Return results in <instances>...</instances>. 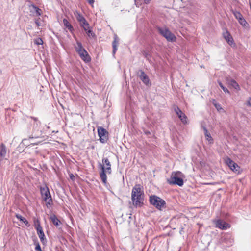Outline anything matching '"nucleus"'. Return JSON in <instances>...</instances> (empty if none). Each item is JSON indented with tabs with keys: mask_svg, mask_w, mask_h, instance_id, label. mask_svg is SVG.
<instances>
[{
	"mask_svg": "<svg viewBox=\"0 0 251 251\" xmlns=\"http://www.w3.org/2000/svg\"><path fill=\"white\" fill-rule=\"evenodd\" d=\"M218 84L219 85V86H220V87L222 89V90H223V91L226 93H228V94H230V92L229 91H228V90L227 89V88H226V87H225L223 84L222 83V82H218Z\"/></svg>",
	"mask_w": 251,
	"mask_h": 251,
	"instance_id": "nucleus-28",
	"label": "nucleus"
},
{
	"mask_svg": "<svg viewBox=\"0 0 251 251\" xmlns=\"http://www.w3.org/2000/svg\"><path fill=\"white\" fill-rule=\"evenodd\" d=\"M76 19L77 21L79 22V24L82 23L84 25H86V20L82 15L80 14H78L77 16L76 17Z\"/></svg>",
	"mask_w": 251,
	"mask_h": 251,
	"instance_id": "nucleus-22",
	"label": "nucleus"
},
{
	"mask_svg": "<svg viewBox=\"0 0 251 251\" xmlns=\"http://www.w3.org/2000/svg\"><path fill=\"white\" fill-rule=\"evenodd\" d=\"M50 219L52 222L53 225L59 229L61 228L62 223L57 218L56 216L54 214H52L50 216Z\"/></svg>",
	"mask_w": 251,
	"mask_h": 251,
	"instance_id": "nucleus-12",
	"label": "nucleus"
},
{
	"mask_svg": "<svg viewBox=\"0 0 251 251\" xmlns=\"http://www.w3.org/2000/svg\"><path fill=\"white\" fill-rule=\"evenodd\" d=\"M140 78L145 85H148L149 84H150L149 77L145 73V72L142 71H141Z\"/></svg>",
	"mask_w": 251,
	"mask_h": 251,
	"instance_id": "nucleus-14",
	"label": "nucleus"
},
{
	"mask_svg": "<svg viewBox=\"0 0 251 251\" xmlns=\"http://www.w3.org/2000/svg\"><path fill=\"white\" fill-rule=\"evenodd\" d=\"M40 192L42 198L46 202V205H51L52 203V200L49 189L47 185H45L40 187Z\"/></svg>",
	"mask_w": 251,
	"mask_h": 251,
	"instance_id": "nucleus-6",
	"label": "nucleus"
},
{
	"mask_svg": "<svg viewBox=\"0 0 251 251\" xmlns=\"http://www.w3.org/2000/svg\"><path fill=\"white\" fill-rule=\"evenodd\" d=\"M76 45L75 47L76 52H78V50L83 48L82 43L77 40H76Z\"/></svg>",
	"mask_w": 251,
	"mask_h": 251,
	"instance_id": "nucleus-23",
	"label": "nucleus"
},
{
	"mask_svg": "<svg viewBox=\"0 0 251 251\" xmlns=\"http://www.w3.org/2000/svg\"><path fill=\"white\" fill-rule=\"evenodd\" d=\"M145 194L140 184H136L131 192L132 204L135 207H141L144 205Z\"/></svg>",
	"mask_w": 251,
	"mask_h": 251,
	"instance_id": "nucleus-1",
	"label": "nucleus"
},
{
	"mask_svg": "<svg viewBox=\"0 0 251 251\" xmlns=\"http://www.w3.org/2000/svg\"><path fill=\"white\" fill-rule=\"evenodd\" d=\"M214 105L218 111H219L220 110H221L222 109V107L221 106V105L218 103H214Z\"/></svg>",
	"mask_w": 251,
	"mask_h": 251,
	"instance_id": "nucleus-33",
	"label": "nucleus"
},
{
	"mask_svg": "<svg viewBox=\"0 0 251 251\" xmlns=\"http://www.w3.org/2000/svg\"><path fill=\"white\" fill-rule=\"evenodd\" d=\"M228 84L232 87H233L234 89L237 90H240V88L239 85L235 80L233 79L229 80L228 81Z\"/></svg>",
	"mask_w": 251,
	"mask_h": 251,
	"instance_id": "nucleus-20",
	"label": "nucleus"
},
{
	"mask_svg": "<svg viewBox=\"0 0 251 251\" xmlns=\"http://www.w3.org/2000/svg\"><path fill=\"white\" fill-rule=\"evenodd\" d=\"M90 4H93L94 3V0H86Z\"/></svg>",
	"mask_w": 251,
	"mask_h": 251,
	"instance_id": "nucleus-38",
	"label": "nucleus"
},
{
	"mask_svg": "<svg viewBox=\"0 0 251 251\" xmlns=\"http://www.w3.org/2000/svg\"><path fill=\"white\" fill-rule=\"evenodd\" d=\"M247 104L251 107V98H249L247 101Z\"/></svg>",
	"mask_w": 251,
	"mask_h": 251,
	"instance_id": "nucleus-37",
	"label": "nucleus"
},
{
	"mask_svg": "<svg viewBox=\"0 0 251 251\" xmlns=\"http://www.w3.org/2000/svg\"><path fill=\"white\" fill-rule=\"evenodd\" d=\"M34 244L35 245V249L36 251L41 250L39 243L38 241L35 242Z\"/></svg>",
	"mask_w": 251,
	"mask_h": 251,
	"instance_id": "nucleus-31",
	"label": "nucleus"
},
{
	"mask_svg": "<svg viewBox=\"0 0 251 251\" xmlns=\"http://www.w3.org/2000/svg\"><path fill=\"white\" fill-rule=\"evenodd\" d=\"M31 119H33L34 121H37V118H35V117H30Z\"/></svg>",
	"mask_w": 251,
	"mask_h": 251,
	"instance_id": "nucleus-41",
	"label": "nucleus"
},
{
	"mask_svg": "<svg viewBox=\"0 0 251 251\" xmlns=\"http://www.w3.org/2000/svg\"><path fill=\"white\" fill-rule=\"evenodd\" d=\"M250 8H251V3H250Z\"/></svg>",
	"mask_w": 251,
	"mask_h": 251,
	"instance_id": "nucleus-45",
	"label": "nucleus"
},
{
	"mask_svg": "<svg viewBox=\"0 0 251 251\" xmlns=\"http://www.w3.org/2000/svg\"><path fill=\"white\" fill-rule=\"evenodd\" d=\"M240 25H241L244 27L249 28V25L245 20V19L243 18L238 22Z\"/></svg>",
	"mask_w": 251,
	"mask_h": 251,
	"instance_id": "nucleus-24",
	"label": "nucleus"
},
{
	"mask_svg": "<svg viewBox=\"0 0 251 251\" xmlns=\"http://www.w3.org/2000/svg\"><path fill=\"white\" fill-rule=\"evenodd\" d=\"M215 225L216 227L222 230L227 229L230 226L229 224L220 219L217 220L216 221Z\"/></svg>",
	"mask_w": 251,
	"mask_h": 251,
	"instance_id": "nucleus-11",
	"label": "nucleus"
},
{
	"mask_svg": "<svg viewBox=\"0 0 251 251\" xmlns=\"http://www.w3.org/2000/svg\"><path fill=\"white\" fill-rule=\"evenodd\" d=\"M179 233H180V234H182L184 233L183 228V227H181V229H180V230L179 231Z\"/></svg>",
	"mask_w": 251,
	"mask_h": 251,
	"instance_id": "nucleus-40",
	"label": "nucleus"
},
{
	"mask_svg": "<svg viewBox=\"0 0 251 251\" xmlns=\"http://www.w3.org/2000/svg\"><path fill=\"white\" fill-rule=\"evenodd\" d=\"M102 162L103 164H100V166L101 170V171L100 174V176L102 182L104 184H106L107 183V176L106 172L108 174H111V165L109 159L107 158H103Z\"/></svg>",
	"mask_w": 251,
	"mask_h": 251,
	"instance_id": "nucleus-2",
	"label": "nucleus"
},
{
	"mask_svg": "<svg viewBox=\"0 0 251 251\" xmlns=\"http://www.w3.org/2000/svg\"><path fill=\"white\" fill-rule=\"evenodd\" d=\"M144 0L145 3L146 4H149L151 1V0Z\"/></svg>",
	"mask_w": 251,
	"mask_h": 251,
	"instance_id": "nucleus-39",
	"label": "nucleus"
},
{
	"mask_svg": "<svg viewBox=\"0 0 251 251\" xmlns=\"http://www.w3.org/2000/svg\"><path fill=\"white\" fill-rule=\"evenodd\" d=\"M87 51L86 50L83 48L82 49L80 50H78V52H77V53L78 54H80V53H81L82 52V53H85V52Z\"/></svg>",
	"mask_w": 251,
	"mask_h": 251,
	"instance_id": "nucleus-34",
	"label": "nucleus"
},
{
	"mask_svg": "<svg viewBox=\"0 0 251 251\" xmlns=\"http://www.w3.org/2000/svg\"><path fill=\"white\" fill-rule=\"evenodd\" d=\"M150 203L156 209L161 210L166 207L165 201L156 195H151L149 197Z\"/></svg>",
	"mask_w": 251,
	"mask_h": 251,
	"instance_id": "nucleus-4",
	"label": "nucleus"
},
{
	"mask_svg": "<svg viewBox=\"0 0 251 251\" xmlns=\"http://www.w3.org/2000/svg\"><path fill=\"white\" fill-rule=\"evenodd\" d=\"M174 110L181 121L183 124H187V117L186 115L180 110V109L178 106H176L174 108Z\"/></svg>",
	"mask_w": 251,
	"mask_h": 251,
	"instance_id": "nucleus-10",
	"label": "nucleus"
},
{
	"mask_svg": "<svg viewBox=\"0 0 251 251\" xmlns=\"http://www.w3.org/2000/svg\"><path fill=\"white\" fill-rule=\"evenodd\" d=\"M98 135L100 137V141L102 143L107 142L108 140V132L102 127H98Z\"/></svg>",
	"mask_w": 251,
	"mask_h": 251,
	"instance_id": "nucleus-9",
	"label": "nucleus"
},
{
	"mask_svg": "<svg viewBox=\"0 0 251 251\" xmlns=\"http://www.w3.org/2000/svg\"><path fill=\"white\" fill-rule=\"evenodd\" d=\"M16 217L20 221L25 223L26 226H29L28 221L25 218L22 217L21 215L17 214L16 215Z\"/></svg>",
	"mask_w": 251,
	"mask_h": 251,
	"instance_id": "nucleus-21",
	"label": "nucleus"
},
{
	"mask_svg": "<svg viewBox=\"0 0 251 251\" xmlns=\"http://www.w3.org/2000/svg\"><path fill=\"white\" fill-rule=\"evenodd\" d=\"M87 34V35L89 36V37H96V35L93 32V31L89 29L87 31H86Z\"/></svg>",
	"mask_w": 251,
	"mask_h": 251,
	"instance_id": "nucleus-30",
	"label": "nucleus"
},
{
	"mask_svg": "<svg viewBox=\"0 0 251 251\" xmlns=\"http://www.w3.org/2000/svg\"><path fill=\"white\" fill-rule=\"evenodd\" d=\"M73 177H74V176L73 174H72L71 176H70V177L72 179Z\"/></svg>",
	"mask_w": 251,
	"mask_h": 251,
	"instance_id": "nucleus-43",
	"label": "nucleus"
},
{
	"mask_svg": "<svg viewBox=\"0 0 251 251\" xmlns=\"http://www.w3.org/2000/svg\"><path fill=\"white\" fill-rule=\"evenodd\" d=\"M79 55L81 59L85 62H89L91 61V57L87 51H86L85 53L82 52Z\"/></svg>",
	"mask_w": 251,
	"mask_h": 251,
	"instance_id": "nucleus-19",
	"label": "nucleus"
},
{
	"mask_svg": "<svg viewBox=\"0 0 251 251\" xmlns=\"http://www.w3.org/2000/svg\"><path fill=\"white\" fill-rule=\"evenodd\" d=\"M223 36L225 39L230 45H232L233 43V39L228 31H226V32H224L223 34Z\"/></svg>",
	"mask_w": 251,
	"mask_h": 251,
	"instance_id": "nucleus-17",
	"label": "nucleus"
},
{
	"mask_svg": "<svg viewBox=\"0 0 251 251\" xmlns=\"http://www.w3.org/2000/svg\"><path fill=\"white\" fill-rule=\"evenodd\" d=\"M217 103L215 100H213V104Z\"/></svg>",
	"mask_w": 251,
	"mask_h": 251,
	"instance_id": "nucleus-42",
	"label": "nucleus"
},
{
	"mask_svg": "<svg viewBox=\"0 0 251 251\" xmlns=\"http://www.w3.org/2000/svg\"><path fill=\"white\" fill-rule=\"evenodd\" d=\"M34 44L39 45L43 44V41L41 38H37L34 40Z\"/></svg>",
	"mask_w": 251,
	"mask_h": 251,
	"instance_id": "nucleus-29",
	"label": "nucleus"
},
{
	"mask_svg": "<svg viewBox=\"0 0 251 251\" xmlns=\"http://www.w3.org/2000/svg\"><path fill=\"white\" fill-rule=\"evenodd\" d=\"M219 242L223 248H226L233 245L234 239L230 234L226 233L221 237Z\"/></svg>",
	"mask_w": 251,
	"mask_h": 251,
	"instance_id": "nucleus-5",
	"label": "nucleus"
},
{
	"mask_svg": "<svg viewBox=\"0 0 251 251\" xmlns=\"http://www.w3.org/2000/svg\"><path fill=\"white\" fill-rule=\"evenodd\" d=\"M159 33L165 37L169 42H175L176 40V36L167 28H158Z\"/></svg>",
	"mask_w": 251,
	"mask_h": 251,
	"instance_id": "nucleus-7",
	"label": "nucleus"
},
{
	"mask_svg": "<svg viewBox=\"0 0 251 251\" xmlns=\"http://www.w3.org/2000/svg\"><path fill=\"white\" fill-rule=\"evenodd\" d=\"M80 25L81 27H82L83 28V29L85 31H87V30L89 29L90 28V26H89V23L87 22V21H86V25H84L83 24H80Z\"/></svg>",
	"mask_w": 251,
	"mask_h": 251,
	"instance_id": "nucleus-27",
	"label": "nucleus"
},
{
	"mask_svg": "<svg viewBox=\"0 0 251 251\" xmlns=\"http://www.w3.org/2000/svg\"><path fill=\"white\" fill-rule=\"evenodd\" d=\"M63 23L64 26L67 28L71 33H73L74 31V28L72 25L69 23V22L66 19H64L63 20Z\"/></svg>",
	"mask_w": 251,
	"mask_h": 251,
	"instance_id": "nucleus-18",
	"label": "nucleus"
},
{
	"mask_svg": "<svg viewBox=\"0 0 251 251\" xmlns=\"http://www.w3.org/2000/svg\"><path fill=\"white\" fill-rule=\"evenodd\" d=\"M36 230L41 242L44 244L45 242H46V239L45 238V234L41 226H39L38 225V227L37 228Z\"/></svg>",
	"mask_w": 251,
	"mask_h": 251,
	"instance_id": "nucleus-13",
	"label": "nucleus"
},
{
	"mask_svg": "<svg viewBox=\"0 0 251 251\" xmlns=\"http://www.w3.org/2000/svg\"><path fill=\"white\" fill-rule=\"evenodd\" d=\"M143 55L145 56V58H146L147 59H149V54L146 52L144 51L143 52Z\"/></svg>",
	"mask_w": 251,
	"mask_h": 251,
	"instance_id": "nucleus-36",
	"label": "nucleus"
},
{
	"mask_svg": "<svg viewBox=\"0 0 251 251\" xmlns=\"http://www.w3.org/2000/svg\"><path fill=\"white\" fill-rule=\"evenodd\" d=\"M36 251H42V250H39Z\"/></svg>",
	"mask_w": 251,
	"mask_h": 251,
	"instance_id": "nucleus-44",
	"label": "nucleus"
},
{
	"mask_svg": "<svg viewBox=\"0 0 251 251\" xmlns=\"http://www.w3.org/2000/svg\"><path fill=\"white\" fill-rule=\"evenodd\" d=\"M202 128L204 130V134L206 138V140L208 141L210 144L213 143V139L212 138L210 133L208 132V130L205 126H202Z\"/></svg>",
	"mask_w": 251,
	"mask_h": 251,
	"instance_id": "nucleus-16",
	"label": "nucleus"
},
{
	"mask_svg": "<svg viewBox=\"0 0 251 251\" xmlns=\"http://www.w3.org/2000/svg\"><path fill=\"white\" fill-rule=\"evenodd\" d=\"M34 225H35V228L36 230H37V228L38 227V225L39 226H41L40 221L38 219L34 220Z\"/></svg>",
	"mask_w": 251,
	"mask_h": 251,
	"instance_id": "nucleus-32",
	"label": "nucleus"
},
{
	"mask_svg": "<svg viewBox=\"0 0 251 251\" xmlns=\"http://www.w3.org/2000/svg\"><path fill=\"white\" fill-rule=\"evenodd\" d=\"M32 7L35 11L36 15L37 16H40L41 14V10L39 8H38L37 6H35V5H33Z\"/></svg>",
	"mask_w": 251,
	"mask_h": 251,
	"instance_id": "nucleus-26",
	"label": "nucleus"
},
{
	"mask_svg": "<svg viewBox=\"0 0 251 251\" xmlns=\"http://www.w3.org/2000/svg\"><path fill=\"white\" fill-rule=\"evenodd\" d=\"M35 23L37 26H41L40 23L38 19H37L35 21Z\"/></svg>",
	"mask_w": 251,
	"mask_h": 251,
	"instance_id": "nucleus-35",
	"label": "nucleus"
},
{
	"mask_svg": "<svg viewBox=\"0 0 251 251\" xmlns=\"http://www.w3.org/2000/svg\"><path fill=\"white\" fill-rule=\"evenodd\" d=\"M182 174L180 171L174 172L169 179H168L167 182L170 185H177L179 186H182L184 184L183 180L180 176Z\"/></svg>",
	"mask_w": 251,
	"mask_h": 251,
	"instance_id": "nucleus-3",
	"label": "nucleus"
},
{
	"mask_svg": "<svg viewBox=\"0 0 251 251\" xmlns=\"http://www.w3.org/2000/svg\"><path fill=\"white\" fill-rule=\"evenodd\" d=\"M29 138H34V137H30Z\"/></svg>",
	"mask_w": 251,
	"mask_h": 251,
	"instance_id": "nucleus-46",
	"label": "nucleus"
},
{
	"mask_svg": "<svg viewBox=\"0 0 251 251\" xmlns=\"http://www.w3.org/2000/svg\"><path fill=\"white\" fill-rule=\"evenodd\" d=\"M226 163L233 172L237 174L241 173V170L240 167L230 158L227 157L226 159Z\"/></svg>",
	"mask_w": 251,
	"mask_h": 251,
	"instance_id": "nucleus-8",
	"label": "nucleus"
},
{
	"mask_svg": "<svg viewBox=\"0 0 251 251\" xmlns=\"http://www.w3.org/2000/svg\"><path fill=\"white\" fill-rule=\"evenodd\" d=\"M232 13L238 22L240 20V19L243 18L242 15L240 12L232 10Z\"/></svg>",
	"mask_w": 251,
	"mask_h": 251,
	"instance_id": "nucleus-25",
	"label": "nucleus"
},
{
	"mask_svg": "<svg viewBox=\"0 0 251 251\" xmlns=\"http://www.w3.org/2000/svg\"><path fill=\"white\" fill-rule=\"evenodd\" d=\"M119 43V38L116 34L114 35V40L112 42L113 54L114 55L117 50V46Z\"/></svg>",
	"mask_w": 251,
	"mask_h": 251,
	"instance_id": "nucleus-15",
	"label": "nucleus"
}]
</instances>
